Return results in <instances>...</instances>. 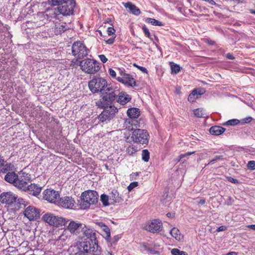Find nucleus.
<instances>
[{"instance_id":"nucleus-44","label":"nucleus","mask_w":255,"mask_h":255,"mask_svg":"<svg viewBox=\"0 0 255 255\" xmlns=\"http://www.w3.org/2000/svg\"><path fill=\"white\" fill-rule=\"evenodd\" d=\"M68 0H51V2L53 5H59L67 2Z\"/></svg>"},{"instance_id":"nucleus-38","label":"nucleus","mask_w":255,"mask_h":255,"mask_svg":"<svg viewBox=\"0 0 255 255\" xmlns=\"http://www.w3.org/2000/svg\"><path fill=\"white\" fill-rule=\"evenodd\" d=\"M197 94V89H194L192 91V92L189 94L188 100L191 103H193L195 101V100L198 99V97L196 96V94Z\"/></svg>"},{"instance_id":"nucleus-29","label":"nucleus","mask_w":255,"mask_h":255,"mask_svg":"<svg viewBox=\"0 0 255 255\" xmlns=\"http://www.w3.org/2000/svg\"><path fill=\"white\" fill-rule=\"evenodd\" d=\"M14 168L13 164L11 163H7L3 159H1V172L5 173L8 171H12Z\"/></svg>"},{"instance_id":"nucleus-21","label":"nucleus","mask_w":255,"mask_h":255,"mask_svg":"<svg viewBox=\"0 0 255 255\" xmlns=\"http://www.w3.org/2000/svg\"><path fill=\"white\" fill-rule=\"evenodd\" d=\"M117 79L118 81L128 86L134 87L136 86L135 79L128 74H125L124 77H118Z\"/></svg>"},{"instance_id":"nucleus-40","label":"nucleus","mask_w":255,"mask_h":255,"mask_svg":"<svg viewBox=\"0 0 255 255\" xmlns=\"http://www.w3.org/2000/svg\"><path fill=\"white\" fill-rule=\"evenodd\" d=\"M142 159L145 162H148L149 159V152L147 149H143L141 153Z\"/></svg>"},{"instance_id":"nucleus-36","label":"nucleus","mask_w":255,"mask_h":255,"mask_svg":"<svg viewBox=\"0 0 255 255\" xmlns=\"http://www.w3.org/2000/svg\"><path fill=\"white\" fill-rule=\"evenodd\" d=\"M145 22L146 23H150L152 25L155 26H163L162 22L152 18H146L145 19Z\"/></svg>"},{"instance_id":"nucleus-8","label":"nucleus","mask_w":255,"mask_h":255,"mask_svg":"<svg viewBox=\"0 0 255 255\" xmlns=\"http://www.w3.org/2000/svg\"><path fill=\"white\" fill-rule=\"evenodd\" d=\"M43 220L50 226L60 227L65 226L68 221L60 216H55L52 213H46L42 217Z\"/></svg>"},{"instance_id":"nucleus-43","label":"nucleus","mask_w":255,"mask_h":255,"mask_svg":"<svg viewBox=\"0 0 255 255\" xmlns=\"http://www.w3.org/2000/svg\"><path fill=\"white\" fill-rule=\"evenodd\" d=\"M239 123V121L237 119H232L227 121L223 125L224 126H235Z\"/></svg>"},{"instance_id":"nucleus-48","label":"nucleus","mask_w":255,"mask_h":255,"mask_svg":"<svg viewBox=\"0 0 255 255\" xmlns=\"http://www.w3.org/2000/svg\"><path fill=\"white\" fill-rule=\"evenodd\" d=\"M227 179L229 182H230L236 184H238L240 183H241V182L239 181L238 179H235L231 176L227 177Z\"/></svg>"},{"instance_id":"nucleus-16","label":"nucleus","mask_w":255,"mask_h":255,"mask_svg":"<svg viewBox=\"0 0 255 255\" xmlns=\"http://www.w3.org/2000/svg\"><path fill=\"white\" fill-rule=\"evenodd\" d=\"M138 118H128L127 119L125 123V127L128 130H133L135 129H138L137 128L141 127L140 125V120H138Z\"/></svg>"},{"instance_id":"nucleus-30","label":"nucleus","mask_w":255,"mask_h":255,"mask_svg":"<svg viewBox=\"0 0 255 255\" xmlns=\"http://www.w3.org/2000/svg\"><path fill=\"white\" fill-rule=\"evenodd\" d=\"M127 113L129 118H138L140 115V111L138 108H131L128 110Z\"/></svg>"},{"instance_id":"nucleus-23","label":"nucleus","mask_w":255,"mask_h":255,"mask_svg":"<svg viewBox=\"0 0 255 255\" xmlns=\"http://www.w3.org/2000/svg\"><path fill=\"white\" fill-rule=\"evenodd\" d=\"M131 99V96L125 92H120L117 96V102L122 105H125Z\"/></svg>"},{"instance_id":"nucleus-35","label":"nucleus","mask_w":255,"mask_h":255,"mask_svg":"<svg viewBox=\"0 0 255 255\" xmlns=\"http://www.w3.org/2000/svg\"><path fill=\"white\" fill-rule=\"evenodd\" d=\"M38 26L37 23L31 21H27L22 24V27L25 29H34Z\"/></svg>"},{"instance_id":"nucleus-31","label":"nucleus","mask_w":255,"mask_h":255,"mask_svg":"<svg viewBox=\"0 0 255 255\" xmlns=\"http://www.w3.org/2000/svg\"><path fill=\"white\" fill-rule=\"evenodd\" d=\"M4 179L6 182L13 184L15 186V180L16 179V173L14 172H8L5 175Z\"/></svg>"},{"instance_id":"nucleus-17","label":"nucleus","mask_w":255,"mask_h":255,"mask_svg":"<svg viewBox=\"0 0 255 255\" xmlns=\"http://www.w3.org/2000/svg\"><path fill=\"white\" fill-rule=\"evenodd\" d=\"M81 231L85 237H87V240L93 241L94 244L98 242L96 237V234L95 231L85 225L82 227Z\"/></svg>"},{"instance_id":"nucleus-13","label":"nucleus","mask_w":255,"mask_h":255,"mask_svg":"<svg viewBox=\"0 0 255 255\" xmlns=\"http://www.w3.org/2000/svg\"><path fill=\"white\" fill-rule=\"evenodd\" d=\"M25 217L30 221L36 220L40 217L39 210L33 206H29L23 212Z\"/></svg>"},{"instance_id":"nucleus-1","label":"nucleus","mask_w":255,"mask_h":255,"mask_svg":"<svg viewBox=\"0 0 255 255\" xmlns=\"http://www.w3.org/2000/svg\"><path fill=\"white\" fill-rule=\"evenodd\" d=\"M102 93L104 94L99 100L96 102V106L99 108L114 107L112 104L116 100L117 101V95L112 86L109 85V87H107L105 91H103Z\"/></svg>"},{"instance_id":"nucleus-46","label":"nucleus","mask_w":255,"mask_h":255,"mask_svg":"<svg viewBox=\"0 0 255 255\" xmlns=\"http://www.w3.org/2000/svg\"><path fill=\"white\" fill-rule=\"evenodd\" d=\"M247 167L251 170H255V161L254 160H251V161H249L247 164Z\"/></svg>"},{"instance_id":"nucleus-32","label":"nucleus","mask_w":255,"mask_h":255,"mask_svg":"<svg viewBox=\"0 0 255 255\" xmlns=\"http://www.w3.org/2000/svg\"><path fill=\"white\" fill-rule=\"evenodd\" d=\"M66 23L56 24L54 28V33L56 35H60L67 30Z\"/></svg>"},{"instance_id":"nucleus-14","label":"nucleus","mask_w":255,"mask_h":255,"mask_svg":"<svg viewBox=\"0 0 255 255\" xmlns=\"http://www.w3.org/2000/svg\"><path fill=\"white\" fill-rule=\"evenodd\" d=\"M43 195V199L51 203H55L59 197L58 192L51 189L44 190Z\"/></svg>"},{"instance_id":"nucleus-25","label":"nucleus","mask_w":255,"mask_h":255,"mask_svg":"<svg viewBox=\"0 0 255 255\" xmlns=\"http://www.w3.org/2000/svg\"><path fill=\"white\" fill-rule=\"evenodd\" d=\"M97 225L104 232V238L107 242H110L111 240V231L109 228L103 222H97Z\"/></svg>"},{"instance_id":"nucleus-26","label":"nucleus","mask_w":255,"mask_h":255,"mask_svg":"<svg viewBox=\"0 0 255 255\" xmlns=\"http://www.w3.org/2000/svg\"><path fill=\"white\" fill-rule=\"evenodd\" d=\"M60 14L58 7L54 8H47L45 11V15L47 18L51 20V18H57L58 15Z\"/></svg>"},{"instance_id":"nucleus-24","label":"nucleus","mask_w":255,"mask_h":255,"mask_svg":"<svg viewBox=\"0 0 255 255\" xmlns=\"http://www.w3.org/2000/svg\"><path fill=\"white\" fill-rule=\"evenodd\" d=\"M109 196L110 200L111 201V204L119 203L124 200L121 196L119 195V192L115 190H113L110 193Z\"/></svg>"},{"instance_id":"nucleus-3","label":"nucleus","mask_w":255,"mask_h":255,"mask_svg":"<svg viewBox=\"0 0 255 255\" xmlns=\"http://www.w3.org/2000/svg\"><path fill=\"white\" fill-rule=\"evenodd\" d=\"M98 201V193L93 190L85 191L82 194L81 202L80 204L81 208L87 209L91 205L95 204Z\"/></svg>"},{"instance_id":"nucleus-27","label":"nucleus","mask_w":255,"mask_h":255,"mask_svg":"<svg viewBox=\"0 0 255 255\" xmlns=\"http://www.w3.org/2000/svg\"><path fill=\"white\" fill-rule=\"evenodd\" d=\"M225 130L226 129L222 127L214 126L210 128L209 132L212 135L218 136L223 133Z\"/></svg>"},{"instance_id":"nucleus-18","label":"nucleus","mask_w":255,"mask_h":255,"mask_svg":"<svg viewBox=\"0 0 255 255\" xmlns=\"http://www.w3.org/2000/svg\"><path fill=\"white\" fill-rule=\"evenodd\" d=\"M82 224L70 221L66 230L69 231L71 234L77 235L82 230Z\"/></svg>"},{"instance_id":"nucleus-49","label":"nucleus","mask_w":255,"mask_h":255,"mask_svg":"<svg viewBox=\"0 0 255 255\" xmlns=\"http://www.w3.org/2000/svg\"><path fill=\"white\" fill-rule=\"evenodd\" d=\"M121 238V236L120 235H116L113 237L112 242H110L111 246L115 245L117 244V242L119 240V239Z\"/></svg>"},{"instance_id":"nucleus-41","label":"nucleus","mask_w":255,"mask_h":255,"mask_svg":"<svg viewBox=\"0 0 255 255\" xmlns=\"http://www.w3.org/2000/svg\"><path fill=\"white\" fill-rule=\"evenodd\" d=\"M194 114L195 116L197 118H203L204 117L205 114L202 109H197L194 111Z\"/></svg>"},{"instance_id":"nucleus-37","label":"nucleus","mask_w":255,"mask_h":255,"mask_svg":"<svg viewBox=\"0 0 255 255\" xmlns=\"http://www.w3.org/2000/svg\"><path fill=\"white\" fill-rule=\"evenodd\" d=\"M110 200L109 195L108 196L105 194H103L101 196V201L102 202L103 205L107 206L109 205L110 203L109 200Z\"/></svg>"},{"instance_id":"nucleus-61","label":"nucleus","mask_w":255,"mask_h":255,"mask_svg":"<svg viewBox=\"0 0 255 255\" xmlns=\"http://www.w3.org/2000/svg\"><path fill=\"white\" fill-rule=\"evenodd\" d=\"M118 70H119V74L121 76H123V77H124V74H126L125 73V70L124 68H122V69L118 68Z\"/></svg>"},{"instance_id":"nucleus-5","label":"nucleus","mask_w":255,"mask_h":255,"mask_svg":"<svg viewBox=\"0 0 255 255\" xmlns=\"http://www.w3.org/2000/svg\"><path fill=\"white\" fill-rule=\"evenodd\" d=\"M88 86L91 91L93 93L103 92L109 87L107 81L101 77L94 78L90 81Z\"/></svg>"},{"instance_id":"nucleus-11","label":"nucleus","mask_w":255,"mask_h":255,"mask_svg":"<svg viewBox=\"0 0 255 255\" xmlns=\"http://www.w3.org/2000/svg\"><path fill=\"white\" fill-rule=\"evenodd\" d=\"M162 222L158 219H154L147 222L144 226V229L153 234L158 233L162 230Z\"/></svg>"},{"instance_id":"nucleus-10","label":"nucleus","mask_w":255,"mask_h":255,"mask_svg":"<svg viewBox=\"0 0 255 255\" xmlns=\"http://www.w3.org/2000/svg\"><path fill=\"white\" fill-rule=\"evenodd\" d=\"M16 177L15 186L24 190V189L27 187V183L31 180L30 175L21 171L18 172V174H16Z\"/></svg>"},{"instance_id":"nucleus-56","label":"nucleus","mask_w":255,"mask_h":255,"mask_svg":"<svg viewBox=\"0 0 255 255\" xmlns=\"http://www.w3.org/2000/svg\"><path fill=\"white\" fill-rule=\"evenodd\" d=\"M180 251H180L178 249H175H175H173L171 250V253L172 255H179Z\"/></svg>"},{"instance_id":"nucleus-58","label":"nucleus","mask_w":255,"mask_h":255,"mask_svg":"<svg viewBox=\"0 0 255 255\" xmlns=\"http://www.w3.org/2000/svg\"><path fill=\"white\" fill-rule=\"evenodd\" d=\"M137 68L144 73L147 74L148 73L147 69L144 67L139 66H137Z\"/></svg>"},{"instance_id":"nucleus-60","label":"nucleus","mask_w":255,"mask_h":255,"mask_svg":"<svg viewBox=\"0 0 255 255\" xmlns=\"http://www.w3.org/2000/svg\"><path fill=\"white\" fill-rule=\"evenodd\" d=\"M227 228V227L225 226H221L218 228L216 231L218 232H222L226 230Z\"/></svg>"},{"instance_id":"nucleus-55","label":"nucleus","mask_w":255,"mask_h":255,"mask_svg":"<svg viewBox=\"0 0 255 255\" xmlns=\"http://www.w3.org/2000/svg\"><path fill=\"white\" fill-rule=\"evenodd\" d=\"M99 57L100 59V60L103 63H105L107 61H108V59L106 58V57L103 55V54H101V55H99Z\"/></svg>"},{"instance_id":"nucleus-57","label":"nucleus","mask_w":255,"mask_h":255,"mask_svg":"<svg viewBox=\"0 0 255 255\" xmlns=\"http://www.w3.org/2000/svg\"><path fill=\"white\" fill-rule=\"evenodd\" d=\"M109 73L110 76L113 78H116V72L112 68L109 69Z\"/></svg>"},{"instance_id":"nucleus-39","label":"nucleus","mask_w":255,"mask_h":255,"mask_svg":"<svg viewBox=\"0 0 255 255\" xmlns=\"http://www.w3.org/2000/svg\"><path fill=\"white\" fill-rule=\"evenodd\" d=\"M171 70L172 73L177 74L180 71V67L179 65L170 62Z\"/></svg>"},{"instance_id":"nucleus-50","label":"nucleus","mask_w":255,"mask_h":255,"mask_svg":"<svg viewBox=\"0 0 255 255\" xmlns=\"http://www.w3.org/2000/svg\"><path fill=\"white\" fill-rule=\"evenodd\" d=\"M138 185L137 182H133L130 183V184L128 187V189L129 191H131L134 188L136 187Z\"/></svg>"},{"instance_id":"nucleus-62","label":"nucleus","mask_w":255,"mask_h":255,"mask_svg":"<svg viewBox=\"0 0 255 255\" xmlns=\"http://www.w3.org/2000/svg\"><path fill=\"white\" fill-rule=\"evenodd\" d=\"M226 58L230 60H233L235 58V57L230 53L227 54Z\"/></svg>"},{"instance_id":"nucleus-2","label":"nucleus","mask_w":255,"mask_h":255,"mask_svg":"<svg viewBox=\"0 0 255 255\" xmlns=\"http://www.w3.org/2000/svg\"><path fill=\"white\" fill-rule=\"evenodd\" d=\"M77 246L78 252L75 255H87L88 254L98 252L99 248H100L98 242L94 244L93 241L88 240L79 242Z\"/></svg>"},{"instance_id":"nucleus-45","label":"nucleus","mask_w":255,"mask_h":255,"mask_svg":"<svg viewBox=\"0 0 255 255\" xmlns=\"http://www.w3.org/2000/svg\"><path fill=\"white\" fill-rule=\"evenodd\" d=\"M142 29L143 30V31L144 33V35L147 37L148 38H149L151 40L153 41L152 38L151 37V35L150 33V32L148 28L146 27L145 25H144L142 27Z\"/></svg>"},{"instance_id":"nucleus-9","label":"nucleus","mask_w":255,"mask_h":255,"mask_svg":"<svg viewBox=\"0 0 255 255\" xmlns=\"http://www.w3.org/2000/svg\"><path fill=\"white\" fill-rule=\"evenodd\" d=\"M102 109L104 110L98 116V119L101 123H107L110 122L118 112V110L116 107H109Z\"/></svg>"},{"instance_id":"nucleus-20","label":"nucleus","mask_w":255,"mask_h":255,"mask_svg":"<svg viewBox=\"0 0 255 255\" xmlns=\"http://www.w3.org/2000/svg\"><path fill=\"white\" fill-rule=\"evenodd\" d=\"M28 204L27 202L25 201L24 199L22 198H17L12 205H11L10 208H9V210L15 212L20 210V209H22L25 208Z\"/></svg>"},{"instance_id":"nucleus-47","label":"nucleus","mask_w":255,"mask_h":255,"mask_svg":"<svg viewBox=\"0 0 255 255\" xmlns=\"http://www.w3.org/2000/svg\"><path fill=\"white\" fill-rule=\"evenodd\" d=\"M3 36H4V39L6 38L5 41L6 43H8L9 42H11V35L10 34V33L8 31L5 32Z\"/></svg>"},{"instance_id":"nucleus-7","label":"nucleus","mask_w":255,"mask_h":255,"mask_svg":"<svg viewBox=\"0 0 255 255\" xmlns=\"http://www.w3.org/2000/svg\"><path fill=\"white\" fill-rule=\"evenodd\" d=\"M89 50L81 41L75 42L72 46V53L77 59H82L86 57Z\"/></svg>"},{"instance_id":"nucleus-42","label":"nucleus","mask_w":255,"mask_h":255,"mask_svg":"<svg viewBox=\"0 0 255 255\" xmlns=\"http://www.w3.org/2000/svg\"><path fill=\"white\" fill-rule=\"evenodd\" d=\"M126 152L129 155H132L136 152V148L135 146H129L127 148Z\"/></svg>"},{"instance_id":"nucleus-22","label":"nucleus","mask_w":255,"mask_h":255,"mask_svg":"<svg viewBox=\"0 0 255 255\" xmlns=\"http://www.w3.org/2000/svg\"><path fill=\"white\" fill-rule=\"evenodd\" d=\"M42 190V187L33 183L27 186L24 189V191H27L29 194L36 196L39 195Z\"/></svg>"},{"instance_id":"nucleus-59","label":"nucleus","mask_w":255,"mask_h":255,"mask_svg":"<svg viewBox=\"0 0 255 255\" xmlns=\"http://www.w3.org/2000/svg\"><path fill=\"white\" fill-rule=\"evenodd\" d=\"M116 36L111 37L106 41V43L108 44H112L115 41V38Z\"/></svg>"},{"instance_id":"nucleus-33","label":"nucleus","mask_w":255,"mask_h":255,"mask_svg":"<svg viewBox=\"0 0 255 255\" xmlns=\"http://www.w3.org/2000/svg\"><path fill=\"white\" fill-rule=\"evenodd\" d=\"M170 233L172 237L175 238L177 241H181L183 239V237L181 234L180 231L175 227L173 228L170 232Z\"/></svg>"},{"instance_id":"nucleus-54","label":"nucleus","mask_w":255,"mask_h":255,"mask_svg":"<svg viewBox=\"0 0 255 255\" xmlns=\"http://www.w3.org/2000/svg\"><path fill=\"white\" fill-rule=\"evenodd\" d=\"M154 39H155V41H153V44L155 45V46H156V47L160 51L161 50V48L158 45V44L156 43V42H159V39L157 37V36H156L155 35H154Z\"/></svg>"},{"instance_id":"nucleus-64","label":"nucleus","mask_w":255,"mask_h":255,"mask_svg":"<svg viewBox=\"0 0 255 255\" xmlns=\"http://www.w3.org/2000/svg\"><path fill=\"white\" fill-rule=\"evenodd\" d=\"M198 204L203 205L205 203V199L201 198L197 202Z\"/></svg>"},{"instance_id":"nucleus-12","label":"nucleus","mask_w":255,"mask_h":255,"mask_svg":"<svg viewBox=\"0 0 255 255\" xmlns=\"http://www.w3.org/2000/svg\"><path fill=\"white\" fill-rule=\"evenodd\" d=\"M61 6L58 7L60 13L64 16L73 14L74 8L76 5L75 0H68L67 2L61 4Z\"/></svg>"},{"instance_id":"nucleus-19","label":"nucleus","mask_w":255,"mask_h":255,"mask_svg":"<svg viewBox=\"0 0 255 255\" xmlns=\"http://www.w3.org/2000/svg\"><path fill=\"white\" fill-rule=\"evenodd\" d=\"M75 204V200L70 197L65 196L60 198L58 201L59 206L65 209H72Z\"/></svg>"},{"instance_id":"nucleus-52","label":"nucleus","mask_w":255,"mask_h":255,"mask_svg":"<svg viewBox=\"0 0 255 255\" xmlns=\"http://www.w3.org/2000/svg\"><path fill=\"white\" fill-rule=\"evenodd\" d=\"M116 30L113 27H109L107 29V33L109 36L114 34Z\"/></svg>"},{"instance_id":"nucleus-15","label":"nucleus","mask_w":255,"mask_h":255,"mask_svg":"<svg viewBox=\"0 0 255 255\" xmlns=\"http://www.w3.org/2000/svg\"><path fill=\"white\" fill-rule=\"evenodd\" d=\"M16 199V197L11 192H3L1 194V203L7 205L8 209Z\"/></svg>"},{"instance_id":"nucleus-6","label":"nucleus","mask_w":255,"mask_h":255,"mask_svg":"<svg viewBox=\"0 0 255 255\" xmlns=\"http://www.w3.org/2000/svg\"><path fill=\"white\" fill-rule=\"evenodd\" d=\"M132 131L131 138L133 142L142 145L148 144L149 135L147 130L142 129H135Z\"/></svg>"},{"instance_id":"nucleus-28","label":"nucleus","mask_w":255,"mask_h":255,"mask_svg":"<svg viewBox=\"0 0 255 255\" xmlns=\"http://www.w3.org/2000/svg\"><path fill=\"white\" fill-rule=\"evenodd\" d=\"M124 6L126 8H128L131 13L135 15H138L140 13V9L130 2L125 3Z\"/></svg>"},{"instance_id":"nucleus-4","label":"nucleus","mask_w":255,"mask_h":255,"mask_svg":"<svg viewBox=\"0 0 255 255\" xmlns=\"http://www.w3.org/2000/svg\"><path fill=\"white\" fill-rule=\"evenodd\" d=\"M100 64L97 61L89 58L80 62V66L82 70L88 74H94L98 72L100 68Z\"/></svg>"},{"instance_id":"nucleus-53","label":"nucleus","mask_w":255,"mask_h":255,"mask_svg":"<svg viewBox=\"0 0 255 255\" xmlns=\"http://www.w3.org/2000/svg\"><path fill=\"white\" fill-rule=\"evenodd\" d=\"M253 120V118L251 117H247L242 119V122L244 124L250 123Z\"/></svg>"},{"instance_id":"nucleus-51","label":"nucleus","mask_w":255,"mask_h":255,"mask_svg":"<svg viewBox=\"0 0 255 255\" xmlns=\"http://www.w3.org/2000/svg\"><path fill=\"white\" fill-rule=\"evenodd\" d=\"M223 159V156L222 155H216L212 160H211L208 164H207L205 166L209 165L211 163L219 160Z\"/></svg>"},{"instance_id":"nucleus-34","label":"nucleus","mask_w":255,"mask_h":255,"mask_svg":"<svg viewBox=\"0 0 255 255\" xmlns=\"http://www.w3.org/2000/svg\"><path fill=\"white\" fill-rule=\"evenodd\" d=\"M142 248L144 250L148 252L150 254L154 255V254H159V252L157 251H155L152 247H150L149 245L146 243H142L141 245Z\"/></svg>"},{"instance_id":"nucleus-63","label":"nucleus","mask_w":255,"mask_h":255,"mask_svg":"<svg viewBox=\"0 0 255 255\" xmlns=\"http://www.w3.org/2000/svg\"><path fill=\"white\" fill-rule=\"evenodd\" d=\"M112 22L113 20L111 18H107L105 20L104 23H110V24L112 25Z\"/></svg>"}]
</instances>
